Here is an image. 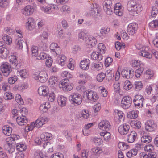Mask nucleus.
<instances>
[{
	"instance_id": "36",
	"label": "nucleus",
	"mask_w": 158,
	"mask_h": 158,
	"mask_svg": "<svg viewBox=\"0 0 158 158\" xmlns=\"http://www.w3.org/2000/svg\"><path fill=\"white\" fill-rule=\"evenodd\" d=\"M12 150V152L10 154V156H11L12 157L15 158H24V155L23 153L21 152H17L16 153H15L13 152V150H14V149H11L10 151Z\"/></svg>"
},
{
	"instance_id": "3",
	"label": "nucleus",
	"mask_w": 158,
	"mask_h": 158,
	"mask_svg": "<svg viewBox=\"0 0 158 158\" xmlns=\"http://www.w3.org/2000/svg\"><path fill=\"white\" fill-rule=\"evenodd\" d=\"M144 99L143 96L137 94L134 96L133 102L135 106L137 109L142 108L143 106V102Z\"/></svg>"
},
{
	"instance_id": "53",
	"label": "nucleus",
	"mask_w": 158,
	"mask_h": 158,
	"mask_svg": "<svg viewBox=\"0 0 158 158\" xmlns=\"http://www.w3.org/2000/svg\"><path fill=\"white\" fill-rule=\"evenodd\" d=\"M17 150L19 151V152H22V151L25 150L27 148V147L24 144L22 143H20L18 144L16 146Z\"/></svg>"
},
{
	"instance_id": "54",
	"label": "nucleus",
	"mask_w": 158,
	"mask_h": 158,
	"mask_svg": "<svg viewBox=\"0 0 158 158\" xmlns=\"http://www.w3.org/2000/svg\"><path fill=\"white\" fill-rule=\"evenodd\" d=\"M144 70L143 67H141L137 69L135 72V76L137 78H139L140 77L143 72Z\"/></svg>"
},
{
	"instance_id": "57",
	"label": "nucleus",
	"mask_w": 158,
	"mask_h": 158,
	"mask_svg": "<svg viewBox=\"0 0 158 158\" xmlns=\"http://www.w3.org/2000/svg\"><path fill=\"white\" fill-rule=\"evenodd\" d=\"M144 76L146 78L151 79L153 76V71L152 70H148L144 73Z\"/></svg>"
},
{
	"instance_id": "4",
	"label": "nucleus",
	"mask_w": 158,
	"mask_h": 158,
	"mask_svg": "<svg viewBox=\"0 0 158 158\" xmlns=\"http://www.w3.org/2000/svg\"><path fill=\"white\" fill-rule=\"evenodd\" d=\"M132 102V100L130 96H125L122 99L121 106L124 109H127L131 106Z\"/></svg>"
},
{
	"instance_id": "44",
	"label": "nucleus",
	"mask_w": 158,
	"mask_h": 158,
	"mask_svg": "<svg viewBox=\"0 0 158 158\" xmlns=\"http://www.w3.org/2000/svg\"><path fill=\"white\" fill-rule=\"evenodd\" d=\"M132 66L133 67H138L139 68L141 67H143L144 64L140 61L135 60L133 61Z\"/></svg>"
},
{
	"instance_id": "35",
	"label": "nucleus",
	"mask_w": 158,
	"mask_h": 158,
	"mask_svg": "<svg viewBox=\"0 0 158 158\" xmlns=\"http://www.w3.org/2000/svg\"><path fill=\"white\" fill-rule=\"evenodd\" d=\"M43 147L47 152H51L53 151L52 145L49 142L44 143Z\"/></svg>"
},
{
	"instance_id": "58",
	"label": "nucleus",
	"mask_w": 158,
	"mask_h": 158,
	"mask_svg": "<svg viewBox=\"0 0 158 158\" xmlns=\"http://www.w3.org/2000/svg\"><path fill=\"white\" fill-rule=\"evenodd\" d=\"M144 150L147 152H151L154 151V147L152 145L148 144L145 147Z\"/></svg>"
},
{
	"instance_id": "14",
	"label": "nucleus",
	"mask_w": 158,
	"mask_h": 158,
	"mask_svg": "<svg viewBox=\"0 0 158 158\" xmlns=\"http://www.w3.org/2000/svg\"><path fill=\"white\" fill-rule=\"evenodd\" d=\"M48 78V76L46 72L40 73L38 76L35 77V79L38 80L41 83L45 82Z\"/></svg>"
},
{
	"instance_id": "31",
	"label": "nucleus",
	"mask_w": 158,
	"mask_h": 158,
	"mask_svg": "<svg viewBox=\"0 0 158 158\" xmlns=\"http://www.w3.org/2000/svg\"><path fill=\"white\" fill-rule=\"evenodd\" d=\"M15 43L16 44V48L18 50H20L22 49L23 44L24 43V42L22 38H18L15 40Z\"/></svg>"
},
{
	"instance_id": "60",
	"label": "nucleus",
	"mask_w": 158,
	"mask_h": 158,
	"mask_svg": "<svg viewBox=\"0 0 158 158\" xmlns=\"http://www.w3.org/2000/svg\"><path fill=\"white\" fill-rule=\"evenodd\" d=\"M149 26L152 28L158 27V20H155L152 21L149 24Z\"/></svg>"
},
{
	"instance_id": "61",
	"label": "nucleus",
	"mask_w": 158,
	"mask_h": 158,
	"mask_svg": "<svg viewBox=\"0 0 158 158\" xmlns=\"http://www.w3.org/2000/svg\"><path fill=\"white\" fill-rule=\"evenodd\" d=\"M49 82L51 85H55L57 82V79L55 76L51 77L49 80Z\"/></svg>"
},
{
	"instance_id": "29",
	"label": "nucleus",
	"mask_w": 158,
	"mask_h": 158,
	"mask_svg": "<svg viewBox=\"0 0 158 158\" xmlns=\"http://www.w3.org/2000/svg\"><path fill=\"white\" fill-rule=\"evenodd\" d=\"M67 98L62 95L59 96L57 98V102L58 105L62 106H64L66 105Z\"/></svg>"
},
{
	"instance_id": "25",
	"label": "nucleus",
	"mask_w": 158,
	"mask_h": 158,
	"mask_svg": "<svg viewBox=\"0 0 158 158\" xmlns=\"http://www.w3.org/2000/svg\"><path fill=\"white\" fill-rule=\"evenodd\" d=\"M91 67L93 70L97 71L102 69V64L100 62H93L91 65Z\"/></svg>"
},
{
	"instance_id": "62",
	"label": "nucleus",
	"mask_w": 158,
	"mask_h": 158,
	"mask_svg": "<svg viewBox=\"0 0 158 158\" xmlns=\"http://www.w3.org/2000/svg\"><path fill=\"white\" fill-rule=\"evenodd\" d=\"M47 98L49 101L51 102H53L55 99V95L54 93L52 92L48 93V94L47 95Z\"/></svg>"
},
{
	"instance_id": "40",
	"label": "nucleus",
	"mask_w": 158,
	"mask_h": 158,
	"mask_svg": "<svg viewBox=\"0 0 158 158\" xmlns=\"http://www.w3.org/2000/svg\"><path fill=\"white\" fill-rule=\"evenodd\" d=\"M79 40L80 41H86L88 39V35L86 33H85L83 32H80L78 35Z\"/></svg>"
},
{
	"instance_id": "42",
	"label": "nucleus",
	"mask_w": 158,
	"mask_h": 158,
	"mask_svg": "<svg viewBox=\"0 0 158 158\" xmlns=\"http://www.w3.org/2000/svg\"><path fill=\"white\" fill-rule=\"evenodd\" d=\"M138 150L136 149H133L128 151L127 154V156L128 157H131L134 156L137 154Z\"/></svg>"
},
{
	"instance_id": "2",
	"label": "nucleus",
	"mask_w": 158,
	"mask_h": 158,
	"mask_svg": "<svg viewBox=\"0 0 158 158\" xmlns=\"http://www.w3.org/2000/svg\"><path fill=\"white\" fill-rule=\"evenodd\" d=\"M69 100L72 104L75 105H80L82 102L81 95L78 93H73L70 95Z\"/></svg>"
},
{
	"instance_id": "28",
	"label": "nucleus",
	"mask_w": 158,
	"mask_h": 158,
	"mask_svg": "<svg viewBox=\"0 0 158 158\" xmlns=\"http://www.w3.org/2000/svg\"><path fill=\"white\" fill-rule=\"evenodd\" d=\"M9 48L6 46L1 50L0 52V56L2 58H6L9 55Z\"/></svg>"
},
{
	"instance_id": "55",
	"label": "nucleus",
	"mask_w": 158,
	"mask_h": 158,
	"mask_svg": "<svg viewBox=\"0 0 158 158\" xmlns=\"http://www.w3.org/2000/svg\"><path fill=\"white\" fill-rule=\"evenodd\" d=\"M15 100L17 102L19 105H22L23 104V101L21 98V95L19 94H16Z\"/></svg>"
},
{
	"instance_id": "30",
	"label": "nucleus",
	"mask_w": 158,
	"mask_h": 158,
	"mask_svg": "<svg viewBox=\"0 0 158 158\" xmlns=\"http://www.w3.org/2000/svg\"><path fill=\"white\" fill-rule=\"evenodd\" d=\"M139 55L142 57H145L148 59H151L152 57V55L145 51V49L143 48L142 50L139 52Z\"/></svg>"
},
{
	"instance_id": "17",
	"label": "nucleus",
	"mask_w": 158,
	"mask_h": 158,
	"mask_svg": "<svg viewBox=\"0 0 158 158\" xmlns=\"http://www.w3.org/2000/svg\"><path fill=\"white\" fill-rule=\"evenodd\" d=\"M101 152V150L99 148H93L90 152V157L91 158H97Z\"/></svg>"
},
{
	"instance_id": "10",
	"label": "nucleus",
	"mask_w": 158,
	"mask_h": 158,
	"mask_svg": "<svg viewBox=\"0 0 158 158\" xmlns=\"http://www.w3.org/2000/svg\"><path fill=\"white\" fill-rule=\"evenodd\" d=\"M98 127L100 129L102 130L107 131L111 128V125L108 121L104 120L99 123Z\"/></svg>"
},
{
	"instance_id": "63",
	"label": "nucleus",
	"mask_w": 158,
	"mask_h": 158,
	"mask_svg": "<svg viewBox=\"0 0 158 158\" xmlns=\"http://www.w3.org/2000/svg\"><path fill=\"white\" fill-rule=\"evenodd\" d=\"M93 141L97 145H100L102 143L103 141L101 139L95 138L93 139Z\"/></svg>"
},
{
	"instance_id": "11",
	"label": "nucleus",
	"mask_w": 158,
	"mask_h": 158,
	"mask_svg": "<svg viewBox=\"0 0 158 158\" xmlns=\"http://www.w3.org/2000/svg\"><path fill=\"white\" fill-rule=\"evenodd\" d=\"M129 129V125L127 123H124L119 127L118 131L121 134L125 135L127 133Z\"/></svg>"
},
{
	"instance_id": "46",
	"label": "nucleus",
	"mask_w": 158,
	"mask_h": 158,
	"mask_svg": "<svg viewBox=\"0 0 158 158\" xmlns=\"http://www.w3.org/2000/svg\"><path fill=\"white\" fill-rule=\"evenodd\" d=\"M98 48L100 51V53L102 55L105 53L106 48L103 44L100 43L98 44Z\"/></svg>"
},
{
	"instance_id": "8",
	"label": "nucleus",
	"mask_w": 158,
	"mask_h": 158,
	"mask_svg": "<svg viewBox=\"0 0 158 158\" xmlns=\"http://www.w3.org/2000/svg\"><path fill=\"white\" fill-rule=\"evenodd\" d=\"M156 124L152 120H148L145 123V128L147 131H151L156 127Z\"/></svg>"
},
{
	"instance_id": "1",
	"label": "nucleus",
	"mask_w": 158,
	"mask_h": 158,
	"mask_svg": "<svg viewBox=\"0 0 158 158\" xmlns=\"http://www.w3.org/2000/svg\"><path fill=\"white\" fill-rule=\"evenodd\" d=\"M113 2L114 3V0H106L103 3L104 10L108 15H110L113 11L120 10L121 8L120 3H116L114 6Z\"/></svg>"
},
{
	"instance_id": "16",
	"label": "nucleus",
	"mask_w": 158,
	"mask_h": 158,
	"mask_svg": "<svg viewBox=\"0 0 158 158\" xmlns=\"http://www.w3.org/2000/svg\"><path fill=\"white\" fill-rule=\"evenodd\" d=\"M133 8L129 13L132 15H137L142 10V6L139 4H137Z\"/></svg>"
},
{
	"instance_id": "51",
	"label": "nucleus",
	"mask_w": 158,
	"mask_h": 158,
	"mask_svg": "<svg viewBox=\"0 0 158 158\" xmlns=\"http://www.w3.org/2000/svg\"><path fill=\"white\" fill-rule=\"evenodd\" d=\"M34 156L35 158H44V157L42 152L39 150L35 151Z\"/></svg>"
},
{
	"instance_id": "49",
	"label": "nucleus",
	"mask_w": 158,
	"mask_h": 158,
	"mask_svg": "<svg viewBox=\"0 0 158 158\" xmlns=\"http://www.w3.org/2000/svg\"><path fill=\"white\" fill-rule=\"evenodd\" d=\"M62 76L64 78L63 80H68L69 79L72 77V75L66 71L63 72L61 73Z\"/></svg>"
},
{
	"instance_id": "19",
	"label": "nucleus",
	"mask_w": 158,
	"mask_h": 158,
	"mask_svg": "<svg viewBox=\"0 0 158 158\" xmlns=\"http://www.w3.org/2000/svg\"><path fill=\"white\" fill-rule=\"evenodd\" d=\"M86 41L88 47L89 48L94 46L97 43V40L93 36L89 37Z\"/></svg>"
},
{
	"instance_id": "43",
	"label": "nucleus",
	"mask_w": 158,
	"mask_h": 158,
	"mask_svg": "<svg viewBox=\"0 0 158 158\" xmlns=\"http://www.w3.org/2000/svg\"><path fill=\"white\" fill-rule=\"evenodd\" d=\"M127 116L129 118L135 119L138 117V115L137 111L132 110L127 113Z\"/></svg>"
},
{
	"instance_id": "7",
	"label": "nucleus",
	"mask_w": 158,
	"mask_h": 158,
	"mask_svg": "<svg viewBox=\"0 0 158 158\" xmlns=\"http://www.w3.org/2000/svg\"><path fill=\"white\" fill-rule=\"evenodd\" d=\"M90 10L89 14L90 16L94 18H97L101 14V9L98 6H93Z\"/></svg>"
},
{
	"instance_id": "32",
	"label": "nucleus",
	"mask_w": 158,
	"mask_h": 158,
	"mask_svg": "<svg viewBox=\"0 0 158 158\" xmlns=\"http://www.w3.org/2000/svg\"><path fill=\"white\" fill-rule=\"evenodd\" d=\"M34 11L32 7L30 5H28L24 8L23 13L25 15H29L32 14Z\"/></svg>"
},
{
	"instance_id": "39",
	"label": "nucleus",
	"mask_w": 158,
	"mask_h": 158,
	"mask_svg": "<svg viewBox=\"0 0 158 158\" xmlns=\"http://www.w3.org/2000/svg\"><path fill=\"white\" fill-rule=\"evenodd\" d=\"M51 106L50 103L48 102H46L44 104L40 105V109L42 110L43 112H46L49 108H50Z\"/></svg>"
},
{
	"instance_id": "24",
	"label": "nucleus",
	"mask_w": 158,
	"mask_h": 158,
	"mask_svg": "<svg viewBox=\"0 0 158 158\" xmlns=\"http://www.w3.org/2000/svg\"><path fill=\"white\" fill-rule=\"evenodd\" d=\"M66 60V57L63 54L60 55L57 58V63L61 66H63L65 64Z\"/></svg>"
},
{
	"instance_id": "50",
	"label": "nucleus",
	"mask_w": 158,
	"mask_h": 158,
	"mask_svg": "<svg viewBox=\"0 0 158 158\" xmlns=\"http://www.w3.org/2000/svg\"><path fill=\"white\" fill-rule=\"evenodd\" d=\"M134 87L136 91H139L143 87V85L141 82H136L134 85Z\"/></svg>"
},
{
	"instance_id": "9",
	"label": "nucleus",
	"mask_w": 158,
	"mask_h": 158,
	"mask_svg": "<svg viewBox=\"0 0 158 158\" xmlns=\"http://www.w3.org/2000/svg\"><path fill=\"white\" fill-rule=\"evenodd\" d=\"M138 25L135 23H132L129 24L127 27L128 33L130 35H133L135 34L137 31Z\"/></svg>"
},
{
	"instance_id": "21",
	"label": "nucleus",
	"mask_w": 158,
	"mask_h": 158,
	"mask_svg": "<svg viewBox=\"0 0 158 158\" xmlns=\"http://www.w3.org/2000/svg\"><path fill=\"white\" fill-rule=\"evenodd\" d=\"M90 61L88 59H86L81 61L80 63V67L83 69L87 70L90 66Z\"/></svg>"
},
{
	"instance_id": "64",
	"label": "nucleus",
	"mask_w": 158,
	"mask_h": 158,
	"mask_svg": "<svg viewBox=\"0 0 158 158\" xmlns=\"http://www.w3.org/2000/svg\"><path fill=\"white\" fill-rule=\"evenodd\" d=\"M47 54L44 52H41L37 56V59L38 60H43L47 58Z\"/></svg>"
},
{
	"instance_id": "23",
	"label": "nucleus",
	"mask_w": 158,
	"mask_h": 158,
	"mask_svg": "<svg viewBox=\"0 0 158 158\" xmlns=\"http://www.w3.org/2000/svg\"><path fill=\"white\" fill-rule=\"evenodd\" d=\"M50 48L53 52L56 53L57 55L59 54L60 53V48L58 46L57 44L55 43H52L51 44Z\"/></svg>"
},
{
	"instance_id": "59",
	"label": "nucleus",
	"mask_w": 158,
	"mask_h": 158,
	"mask_svg": "<svg viewBox=\"0 0 158 158\" xmlns=\"http://www.w3.org/2000/svg\"><path fill=\"white\" fill-rule=\"evenodd\" d=\"M32 55L33 56L36 57L38 55V47L36 46H33L31 49Z\"/></svg>"
},
{
	"instance_id": "48",
	"label": "nucleus",
	"mask_w": 158,
	"mask_h": 158,
	"mask_svg": "<svg viewBox=\"0 0 158 158\" xmlns=\"http://www.w3.org/2000/svg\"><path fill=\"white\" fill-rule=\"evenodd\" d=\"M141 141L143 143H148L152 140V138L150 136L143 135L141 139Z\"/></svg>"
},
{
	"instance_id": "34",
	"label": "nucleus",
	"mask_w": 158,
	"mask_h": 158,
	"mask_svg": "<svg viewBox=\"0 0 158 158\" xmlns=\"http://www.w3.org/2000/svg\"><path fill=\"white\" fill-rule=\"evenodd\" d=\"M91 58L93 60H101L102 58V56L98 52H93L91 55Z\"/></svg>"
},
{
	"instance_id": "33",
	"label": "nucleus",
	"mask_w": 158,
	"mask_h": 158,
	"mask_svg": "<svg viewBox=\"0 0 158 158\" xmlns=\"http://www.w3.org/2000/svg\"><path fill=\"white\" fill-rule=\"evenodd\" d=\"M40 138L43 141H45L52 139V135L50 133L44 132L40 135Z\"/></svg>"
},
{
	"instance_id": "22",
	"label": "nucleus",
	"mask_w": 158,
	"mask_h": 158,
	"mask_svg": "<svg viewBox=\"0 0 158 158\" xmlns=\"http://www.w3.org/2000/svg\"><path fill=\"white\" fill-rule=\"evenodd\" d=\"M16 55V53H11V55H10V68H12L14 69L17 65Z\"/></svg>"
},
{
	"instance_id": "41",
	"label": "nucleus",
	"mask_w": 158,
	"mask_h": 158,
	"mask_svg": "<svg viewBox=\"0 0 158 158\" xmlns=\"http://www.w3.org/2000/svg\"><path fill=\"white\" fill-rule=\"evenodd\" d=\"M137 3L134 1L131 0L129 1L127 5V9L129 12L131 10L133 7L135 6Z\"/></svg>"
},
{
	"instance_id": "5",
	"label": "nucleus",
	"mask_w": 158,
	"mask_h": 158,
	"mask_svg": "<svg viewBox=\"0 0 158 158\" xmlns=\"http://www.w3.org/2000/svg\"><path fill=\"white\" fill-rule=\"evenodd\" d=\"M59 87L62 88L63 91H70L73 88L72 84H69V80H62L60 81L59 84Z\"/></svg>"
},
{
	"instance_id": "27",
	"label": "nucleus",
	"mask_w": 158,
	"mask_h": 158,
	"mask_svg": "<svg viewBox=\"0 0 158 158\" xmlns=\"http://www.w3.org/2000/svg\"><path fill=\"white\" fill-rule=\"evenodd\" d=\"M34 21V19L31 17L28 19V22L26 24V26L27 29L30 30H32L35 28Z\"/></svg>"
},
{
	"instance_id": "6",
	"label": "nucleus",
	"mask_w": 158,
	"mask_h": 158,
	"mask_svg": "<svg viewBox=\"0 0 158 158\" xmlns=\"http://www.w3.org/2000/svg\"><path fill=\"white\" fill-rule=\"evenodd\" d=\"M84 95L87 97L88 99L94 102H95L98 98L96 92L91 90L85 91L84 93Z\"/></svg>"
},
{
	"instance_id": "26",
	"label": "nucleus",
	"mask_w": 158,
	"mask_h": 158,
	"mask_svg": "<svg viewBox=\"0 0 158 158\" xmlns=\"http://www.w3.org/2000/svg\"><path fill=\"white\" fill-rule=\"evenodd\" d=\"M4 30H5V31L7 34H4L3 35H2V38L4 40V42L6 44H8V45H10V37L8 35V34L10 35L9 33V30L8 28H4Z\"/></svg>"
},
{
	"instance_id": "12",
	"label": "nucleus",
	"mask_w": 158,
	"mask_h": 158,
	"mask_svg": "<svg viewBox=\"0 0 158 158\" xmlns=\"http://www.w3.org/2000/svg\"><path fill=\"white\" fill-rule=\"evenodd\" d=\"M134 74V71H131L130 69H123L121 72V75L124 78L129 79L132 77Z\"/></svg>"
},
{
	"instance_id": "56",
	"label": "nucleus",
	"mask_w": 158,
	"mask_h": 158,
	"mask_svg": "<svg viewBox=\"0 0 158 158\" xmlns=\"http://www.w3.org/2000/svg\"><path fill=\"white\" fill-rule=\"evenodd\" d=\"M3 133L6 135L9 136L10 135L9 131V126L6 125L4 126L2 128Z\"/></svg>"
},
{
	"instance_id": "38",
	"label": "nucleus",
	"mask_w": 158,
	"mask_h": 158,
	"mask_svg": "<svg viewBox=\"0 0 158 158\" xmlns=\"http://www.w3.org/2000/svg\"><path fill=\"white\" fill-rule=\"evenodd\" d=\"M131 125L133 127L136 129H139L141 127V123L140 121L137 120H133L131 122Z\"/></svg>"
},
{
	"instance_id": "20",
	"label": "nucleus",
	"mask_w": 158,
	"mask_h": 158,
	"mask_svg": "<svg viewBox=\"0 0 158 158\" xmlns=\"http://www.w3.org/2000/svg\"><path fill=\"white\" fill-rule=\"evenodd\" d=\"M16 122L19 125H24L28 122V119L25 116L17 117L15 118Z\"/></svg>"
},
{
	"instance_id": "52",
	"label": "nucleus",
	"mask_w": 158,
	"mask_h": 158,
	"mask_svg": "<svg viewBox=\"0 0 158 158\" xmlns=\"http://www.w3.org/2000/svg\"><path fill=\"white\" fill-rule=\"evenodd\" d=\"M17 74L19 76V75L22 78H25L27 77L28 74L25 69H22L20 71H17Z\"/></svg>"
},
{
	"instance_id": "45",
	"label": "nucleus",
	"mask_w": 158,
	"mask_h": 158,
	"mask_svg": "<svg viewBox=\"0 0 158 158\" xmlns=\"http://www.w3.org/2000/svg\"><path fill=\"white\" fill-rule=\"evenodd\" d=\"M124 89L126 90H129L133 87L131 83L128 80H126L123 85Z\"/></svg>"
},
{
	"instance_id": "18",
	"label": "nucleus",
	"mask_w": 158,
	"mask_h": 158,
	"mask_svg": "<svg viewBox=\"0 0 158 158\" xmlns=\"http://www.w3.org/2000/svg\"><path fill=\"white\" fill-rule=\"evenodd\" d=\"M137 138V134L135 131H132L128 134L127 139V141L129 143L134 142Z\"/></svg>"
},
{
	"instance_id": "37",
	"label": "nucleus",
	"mask_w": 158,
	"mask_h": 158,
	"mask_svg": "<svg viewBox=\"0 0 158 158\" xmlns=\"http://www.w3.org/2000/svg\"><path fill=\"white\" fill-rule=\"evenodd\" d=\"M100 135L101 136H103L104 140L106 141H109L111 139L110 134V132H107V131L100 132Z\"/></svg>"
},
{
	"instance_id": "13",
	"label": "nucleus",
	"mask_w": 158,
	"mask_h": 158,
	"mask_svg": "<svg viewBox=\"0 0 158 158\" xmlns=\"http://www.w3.org/2000/svg\"><path fill=\"white\" fill-rule=\"evenodd\" d=\"M48 121V119L46 117L39 118L34 123V125L35 127L39 128Z\"/></svg>"
},
{
	"instance_id": "47",
	"label": "nucleus",
	"mask_w": 158,
	"mask_h": 158,
	"mask_svg": "<svg viewBox=\"0 0 158 158\" xmlns=\"http://www.w3.org/2000/svg\"><path fill=\"white\" fill-rule=\"evenodd\" d=\"M106 76V75L104 73L101 72L97 75L96 79L98 81L101 82L105 79Z\"/></svg>"
},
{
	"instance_id": "15",
	"label": "nucleus",
	"mask_w": 158,
	"mask_h": 158,
	"mask_svg": "<svg viewBox=\"0 0 158 158\" xmlns=\"http://www.w3.org/2000/svg\"><path fill=\"white\" fill-rule=\"evenodd\" d=\"M1 69L4 76L7 77L9 75L10 73V69L8 63H6L1 65Z\"/></svg>"
}]
</instances>
